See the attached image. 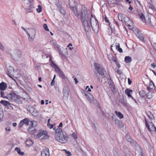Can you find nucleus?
<instances>
[{"label": "nucleus", "mask_w": 156, "mask_h": 156, "mask_svg": "<svg viewBox=\"0 0 156 156\" xmlns=\"http://www.w3.org/2000/svg\"><path fill=\"white\" fill-rule=\"evenodd\" d=\"M83 25L86 32L91 30V27L95 32H97L99 30V25L98 21L91 15L90 17L89 14L83 15L81 18Z\"/></svg>", "instance_id": "obj_1"}, {"label": "nucleus", "mask_w": 156, "mask_h": 156, "mask_svg": "<svg viewBox=\"0 0 156 156\" xmlns=\"http://www.w3.org/2000/svg\"><path fill=\"white\" fill-rule=\"evenodd\" d=\"M69 5L74 14L77 17L79 16L80 15L81 18L83 15H87L88 13L86 8L82 5L78 4L75 7L70 2V0Z\"/></svg>", "instance_id": "obj_2"}, {"label": "nucleus", "mask_w": 156, "mask_h": 156, "mask_svg": "<svg viewBox=\"0 0 156 156\" xmlns=\"http://www.w3.org/2000/svg\"><path fill=\"white\" fill-rule=\"evenodd\" d=\"M55 137L57 141L62 144L66 143L69 138L68 136L64 135L63 133H62L61 134H56Z\"/></svg>", "instance_id": "obj_3"}, {"label": "nucleus", "mask_w": 156, "mask_h": 156, "mask_svg": "<svg viewBox=\"0 0 156 156\" xmlns=\"http://www.w3.org/2000/svg\"><path fill=\"white\" fill-rule=\"evenodd\" d=\"M27 34L29 36L28 40L30 41H33L36 34V31L34 28H29L28 29Z\"/></svg>", "instance_id": "obj_4"}, {"label": "nucleus", "mask_w": 156, "mask_h": 156, "mask_svg": "<svg viewBox=\"0 0 156 156\" xmlns=\"http://www.w3.org/2000/svg\"><path fill=\"white\" fill-rule=\"evenodd\" d=\"M8 99L11 101H14L17 103H19L20 101L17 95L13 93H10L8 94Z\"/></svg>", "instance_id": "obj_5"}, {"label": "nucleus", "mask_w": 156, "mask_h": 156, "mask_svg": "<svg viewBox=\"0 0 156 156\" xmlns=\"http://www.w3.org/2000/svg\"><path fill=\"white\" fill-rule=\"evenodd\" d=\"M147 127L148 130L149 131H155L156 128L154 126V124L152 123L151 120L148 121L146 119H145Z\"/></svg>", "instance_id": "obj_6"}, {"label": "nucleus", "mask_w": 156, "mask_h": 156, "mask_svg": "<svg viewBox=\"0 0 156 156\" xmlns=\"http://www.w3.org/2000/svg\"><path fill=\"white\" fill-rule=\"evenodd\" d=\"M139 16L144 23H145L148 25L151 24V18L148 16L145 18L144 16L142 13H140Z\"/></svg>", "instance_id": "obj_7"}, {"label": "nucleus", "mask_w": 156, "mask_h": 156, "mask_svg": "<svg viewBox=\"0 0 156 156\" xmlns=\"http://www.w3.org/2000/svg\"><path fill=\"white\" fill-rule=\"evenodd\" d=\"M12 56L15 60H18L20 59L21 56V54L20 51L18 50H15L13 51Z\"/></svg>", "instance_id": "obj_8"}, {"label": "nucleus", "mask_w": 156, "mask_h": 156, "mask_svg": "<svg viewBox=\"0 0 156 156\" xmlns=\"http://www.w3.org/2000/svg\"><path fill=\"white\" fill-rule=\"evenodd\" d=\"M95 69L98 72V73L101 75L104 74V69L102 66L95 63L94 65Z\"/></svg>", "instance_id": "obj_9"}, {"label": "nucleus", "mask_w": 156, "mask_h": 156, "mask_svg": "<svg viewBox=\"0 0 156 156\" xmlns=\"http://www.w3.org/2000/svg\"><path fill=\"white\" fill-rule=\"evenodd\" d=\"M130 29L132 30L140 40H142L143 39L142 34H139V30L137 28L134 27L133 26V27H131V29Z\"/></svg>", "instance_id": "obj_10"}, {"label": "nucleus", "mask_w": 156, "mask_h": 156, "mask_svg": "<svg viewBox=\"0 0 156 156\" xmlns=\"http://www.w3.org/2000/svg\"><path fill=\"white\" fill-rule=\"evenodd\" d=\"M83 94L85 97V98L89 101L90 103L94 101V97L90 93L85 92L83 93Z\"/></svg>", "instance_id": "obj_11"}, {"label": "nucleus", "mask_w": 156, "mask_h": 156, "mask_svg": "<svg viewBox=\"0 0 156 156\" xmlns=\"http://www.w3.org/2000/svg\"><path fill=\"white\" fill-rule=\"evenodd\" d=\"M29 122V120L28 118H25L23 120H21L19 124V126L20 127H21L23 126L24 124L27 125Z\"/></svg>", "instance_id": "obj_12"}, {"label": "nucleus", "mask_w": 156, "mask_h": 156, "mask_svg": "<svg viewBox=\"0 0 156 156\" xmlns=\"http://www.w3.org/2000/svg\"><path fill=\"white\" fill-rule=\"evenodd\" d=\"M49 150L48 148H44L41 152V156H49Z\"/></svg>", "instance_id": "obj_13"}, {"label": "nucleus", "mask_w": 156, "mask_h": 156, "mask_svg": "<svg viewBox=\"0 0 156 156\" xmlns=\"http://www.w3.org/2000/svg\"><path fill=\"white\" fill-rule=\"evenodd\" d=\"M47 134V132L46 131H40L37 134L36 137L37 138H39L42 136L44 135L45 136L43 137V138H44V137H47V136H46Z\"/></svg>", "instance_id": "obj_14"}, {"label": "nucleus", "mask_w": 156, "mask_h": 156, "mask_svg": "<svg viewBox=\"0 0 156 156\" xmlns=\"http://www.w3.org/2000/svg\"><path fill=\"white\" fill-rule=\"evenodd\" d=\"M115 124L117 125L119 128H122L124 127V125L122 123L117 119H115L114 121Z\"/></svg>", "instance_id": "obj_15"}, {"label": "nucleus", "mask_w": 156, "mask_h": 156, "mask_svg": "<svg viewBox=\"0 0 156 156\" xmlns=\"http://www.w3.org/2000/svg\"><path fill=\"white\" fill-rule=\"evenodd\" d=\"M59 54L63 56L65 55L68 54L67 48H63L62 50H59Z\"/></svg>", "instance_id": "obj_16"}, {"label": "nucleus", "mask_w": 156, "mask_h": 156, "mask_svg": "<svg viewBox=\"0 0 156 156\" xmlns=\"http://www.w3.org/2000/svg\"><path fill=\"white\" fill-rule=\"evenodd\" d=\"M69 90L67 89L66 87H64L63 89V96L66 99L69 96Z\"/></svg>", "instance_id": "obj_17"}, {"label": "nucleus", "mask_w": 156, "mask_h": 156, "mask_svg": "<svg viewBox=\"0 0 156 156\" xmlns=\"http://www.w3.org/2000/svg\"><path fill=\"white\" fill-rule=\"evenodd\" d=\"M28 131L30 133L34 134L35 133L36 130L34 127H30L28 128Z\"/></svg>", "instance_id": "obj_18"}, {"label": "nucleus", "mask_w": 156, "mask_h": 156, "mask_svg": "<svg viewBox=\"0 0 156 156\" xmlns=\"http://www.w3.org/2000/svg\"><path fill=\"white\" fill-rule=\"evenodd\" d=\"M133 93V90H131L126 89L125 90V94L128 96L129 97H131L132 98H133L131 95V94Z\"/></svg>", "instance_id": "obj_19"}, {"label": "nucleus", "mask_w": 156, "mask_h": 156, "mask_svg": "<svg viewBox=\"0 0 156 156\" xmlns=\"http://www.w3.org/2000/svg\"><path fill=\"white\" fill-rule=\"evenodd\" d=\"M7 87V85L6 83L2 82L0 84V89L1 90H4Z\"/></svg>", "instance_id": "obj_20"}, {"label": "nucleus", "mask_w": 156, "mask_h": 156, "mask_svg": "<svg viewBox=\"0 0 156 156\" xmlns=\"http://www.w3.org/2000/svg\"><path fill=\"white\" fill-rule=\"evenodd\" d=\"M126 137L128 141L131 143L133 144H134L135 143V142L131 138L130 136L129 135H126Z\"/></svg>", "instance_id": "obj_21"}, {"label": "nucleus", "mask_w": 156, "mask_h": 156, "mask_svg": "<svg viewBox=\"0 0 156 156\" xmlns=\"http://www.w3.org/2000/svg\"><path fill=\"white\" fill-rule=\"evenodd\" d=\"M148 89H155V86L154 83L152 81H150L147 87Z\"/></svg>", "instance_id": "obj_22"}, {"label": "nucleus", "mask_w": 156, "mask_h": 156, "mask_svg": "<svg viewBox=\"0 0 156 156\" xmlns=\"http://www.w3.org/2000/svg\"><path fill=\"white\" fill-rule=\"evenodd\" d=\"M26 143L27 146L30 147L33 144V142L31 140L28 139L27 140Z\"/></svg>", "instance_id": "obj_23"}, {"label": "nucleus", "mask_w": 156, "mask_h": 156, "mask_svg": "<svg viewBox=\"0 0 156 156\" xmlns=\"http://www.w3.org/2000/svg\"><path fill=\"white\" fill-rule=\"evenodd\" d=\"M115 113L117 117L120 119H122L124 117L123 115L120 112L115 111Z\"/></svg>", "instance_id": "obj_24"}, {"label": "nucleus", "mask_w": 156, "mask_h": 156, "mask_svg": "<svg viewBox=\"0 0 156 156\" xmlns=\"http://www.w3.org/2000/svg\"><path fill=\"white\" fill-rule=\"evenodd\" d=\"M22 98L25 100H28L30 98L29 95L25 93H22Z\"/></svg>", "instance_id": "obj_25"}, {"label": "nucleus", "mask_w": 156, "mask_h": 156, "mask_svg": "<svg viewBox=\"0 0 156 156\" xmlns=\"http://www.w3.org/2000/svg\"><path fill=\"white\" fill-rule=\"evenodd\" d=\"M108 58L109 60L113 61L114 62H116V61H117L116 58L115 57H113L112 54H109L108 56Z\"/></svg>", "instance_id": "obj_26"}, {"label": "nucleus", "mask_w": 156, "mask_h": 156, "mask_svg": "<svg viewBox=\"0 0 156 156\" xmlns=\"http://www.w3.org/2000/svg\"><path fill=\"white\" fill-rule=\"evenodd\" d=\"M126 25L128 27L129 29H131V27L134 25L133 23L131 20H130Z\"/></svg>", "instance_id": "obj_27"}, {"label": "nucleus", "mask_w": 156, "mask_h": 156, "mask_svg": "<svg viewBox=\"0 0 156 156\" xmlns=\"http://www.w3.org/2000/svg\"><path fill=\"white\" fill-rule=\"evenodd\" d=\"M108 82L110 87H113L114 86L113 83L112 81H111L110 77L109 76H108Z\"/></svg>", "instance_id": "obj_28"}, {"label": "nucleus", "mask_w": 156, "mask_h": 156, "mask_svg": "<svg viewBox=\"0 0 156 156\" xmlns=\"http://www.w3.org/2000/svg\"><path fill=\"white\" fill-rule=\"evenodd\" d=\"M132 58L129 56H126L125 58V61L127 63H129L132 61Z\"/></svg>", "instance_id": "obj_29"}, {"label": "nucleus", "mask_w": 156, "mask_h": 156, "mask_svg": "<svg viewBox=\"0 0 156 156\" xmlns=\"http://www.w3.org/2000/svg\"><path fill=\"white\" fill-rule=\"evenodd\" d=\"M0 103L5 106H7L10 105V104L8 101L5 100H2L0 101Z\"/></svg>", "instance_id": "obj_30"}, {"label": "nucleus", "mask_w": 156, "mask_h": 156, "mask_svg": "<svg viewBox=\"0 0 156 156\" xmlns=\"http://www.w3.org/2000/svg\"><path fill=\"white\" fill-rule=\"evenodd\" d=\"M154 93L151 91H149L147 94V97L148 98H152L154 96Z\"/></svg>", "instance_id": "obj_31"}, {"label": "nucleus", "mask_w": 156, "mask_h": 156, "mask_svg": "<svg viewBox=\"0 0 156 156\" xmlns=\"http://www.w3.org/2000/svg\"><path fill=\"white\" fill-rule=\"evenodd\" d=\"M119 102L123 105H126V102L125 101L124 98L123 96L120 97Z\"/></svg>", "instance_id": "obj_32"}, {"label": "nucleus", "mask_w": 156, "mask_h": 156, "mask_svg": "<svg viewBox=\"0 0 156 156\" xmlns=\"http://www.w3.org/2000/svg\"><path fill=\"white\" fill-rule=\"evenodd\" d=\"M116 49L119 52L121 53L122 51V49L120 47L119 44V43L116 44Z\"/></svg>", "instance_id": "obj_33"}, {"label": "nucleus", "mask_w": 156, "mask_h": 156, "mask_svg": "<svg viewBox=\"0 0 156 156\" xmlns=\"http://www.w3.org/2000/svg\"><path fill=\"white\" fill-rule=\"evenodd\" d=\"M15 150L17 151L18 153L20 154L21 155H23L24 154V152H21V150L20 148L16 147L15 148Z\"/></svg>", "instance_id": "obj_34"}, {"label": "nucleus", "mask_w": 156, "mask_h": 156, "mask_svg": "<svg viewBox=\"0 0 156 156\" xmlns=\"http://www.w3.org/2000/svg\"><path fill=\"white\" fill-rule=\"evenodd\" d=\"M147 115L148 117L150 119H154V117L153 115L151 112H148L147 113Z\"/></svg>", "instance_id": "obj_35"}, {"label": "nucleus", "mask_w": 156, "mask_h": 156, "mask_svg": "<svg viewBox=\"0 0 156 156\" xmlns=\"http://www.w3.org/2000/svg\"><path fill=\"white\" fill-rule=\"evenodd\" d=\"M55 132L56 134H61L62 133V130L60 128H58L55 130Z\"/></svg>", "instance_id": "obj_36"}, {"label": "nucleus", "mask_w": 156, "mask_h": 156, "mask_svg": "<svg viewBox=\"0 0 156 156\" xmlns=\"http://www.w3.org/2000/svg\"><path fill=\"white\" fill-rule=\"evenodd\" d=\"M0 94L1 97H3L4 98H6L7 99L9 98H8V94L7 95V96H5V94L6 93L4 91H1V92Z\"/></svg>", "instance_id": "obj_37"}, {"label": "nucleus", "mask_w": 156, "mask_h": 156, "mask_svg": "<svg viewBox=\"0 0 156 156\" xmlns=\"http://www.w3.org/2000/svg\"><path fill=\"white\" fill-rule=\"evenodd\" d=\"M118 19L120 21H122V22H123V18L122 16V15L121 13H119L118 14Z\"/></svg>", "instance_id": "obj_38"}, {"label": "nucleus", "mask_w": 156, "mask_h": 156, "mask_svg": "<svg viewBox=\"0 0 156 156\" xmlns=\"http://www.w3.org/2000/svg\"><path fill=\"white\" fill-rule=\"evenodd\" d=\"M129 18L128 17H125L124 18V21L126 24L128 23L130 20Z\"/></svg>", "instance_id": "obj_39"}, {"label": "nucleus", "mask_w": 156, "mask_h": 156, "mask_svg": "<svg viewBox=\"0 0 156 156\" xmlns=\"http://www.w3.org/2000/svg\"><path fill=\"white\" fill-rule=\"evenodd\" d=\"M59 75L64 80H67V78L65 76V75L62 72H60V73H59Z\"/></svg>", "instance_id": "obj_40"}, {"label": "nucleus", "mask_w": 156, "mask_h": 156, "mask_svg": "<svg viewBox=\"0 0 156 156\" xmlns=\"http://www.w3.org/2000/svg\"><path fill=\"white\" fill-rule=\"evenodd\" d=\"M139 94L142 97H144L146 95V93L144 91L142 90L140 92Z\"/></svg>", "instance_id": "obj_41"}, {"label": "nucleus", "mask_w": 156, "mask_h": 156, "mask_svg": "<svg viewBox=\"0 0 156 156\" xmlns=\"http://www.w3.org/2000/svg\"><path fill=\"white\" fill-rule=\"evenodd\" d=\"M77 135V134L76 133L74 132L72 134V136L74 139H78Z\"/></svg>", "instance_id": "obj_42"}, {"label": "nucleus", "mask_w": 156, "mask_h": 156, "mask_svg": "<svg viewBox=\"0 0 156 156\" xmlns=\"http://www.w3.org/2000/svg\"><path fill=\"white\" fill-rule=\"evenodd\" d=\"M0 108V119H2L4 117V114L2 110Z\"/></svg>", "instance_id": "obj_43"}, {"label": "nucleus", "mask_w": 156, "mask_h": 156, "mask_svg": "<svg viewBox=\"0 0 156 156\" xmlns=\"http://www.w3.org/2000/svg\"><path fill=\"white\" fill-rule=\"evenodd\" d=\"M37 11L40 13L42 11V8L40 5H38V8L36 9Z\"/></svg>", "instance_id": "obj_44"}, {"label": "nucleus", "mask_w": 156, "mask_h": 156, "mask_svg": "<svg viewBox=\"0 0 156 156\" xmlns=\"http://www.w3.org/2000/svg\"><path fill=\"white\" fill-rule=\"evenodd\" d=\"M63 151H64L68 156H70L71 155V153L65 149H63Z\"/></svg>", "instance_id": "obj_45"}, {"label": "nucleus", "mask_w": 156, "mask_h": 156, "mask_svg": "<svg viewBox=\"0 0 156 156\" xmlns=\"http://www.w3.org/2000/svg\"><path fill=\"white\" fill-rule=\"evenodd\" d=\"M43 27L46 31H49V30L48 28L47 25L46 24H44L43 25Z\"/></svg>", "instance_id": "obj_46"}, {"label": "nucleus", "mask_w": 156, "mask_h": 156, "mask_svg": "<svg viewBox=\"0 0 156 156\" xmlns=\"http://www.w3.org/2000/svg\"><path fill=\"white\" fill-rule=\"evenodd\" d=\"M55 77H56V75L55 74L54 75L53 79V80H52V81H51V86H53L55 84L54 80H55Z\"/></svg>", "instance_id": "obj_47"}, {"label": "nucleus", "mask_w": 156, "mask_h": 156, "mask_svg": "<svg viewBox=\"0 0 156 156\" xmlns=\"http://www.w3.org/2000/svg\"><path fill=\"white\" fill-rule=\"evenodd\" d=\"M55 71L58 73L59 74V73L60 72H62L60 70V69L57 66L55 68Z\"/></svg>", "instance_id": "obj_48"}, {"label": "nucleus", "mask_w": 156, "mask_h": 156, "mask_svg": "<svg viewBox=\"0 0 156 156\" xmlns=\"http://www.w3.org/2000/svg\"><path fill=\"white\" fill-rule=\"evenodd\" d=\"M72 45H73L71 43H69L68 44V45L67 46V47H69V48L70 49V50H72L73 49V47H70V46H72Z\"/></svg>", "instance_id": "obj_49"}, {"label": "nucleus", "mask_w": 156, "mask_h": 156, "mask_svg": "<svg viewBox=\"0 0 156 156\" xmlns=\"http://www.w3.org/2000/svg\"><path fill=\"white\" fill-rule=\"evenodd\" d=\"M112 89V92L114 94H115L116 93V91L115 89V86H114L113 87H110Z\"/></svg>", "instance_id": "obj_50"}, {"label": "nucleus", "mask_w": 156, "mask_h": 156, "mask_svg": "<svg viewBox=\"0 0 156 156\" xmlns=\"http://www.w3.org/2000/svg\"><path fill=\"white\" fill-rule=\"evenodd\" d=\"M151 67L153 69H154L156 67V63H153L151 64Z\"/></svg>", "instance_id": "obj_51"}, {"label": "nucleus", "mask_w": 156, "mask_h": 156, "mask_svg": "<svg viewBox=\"0 0 156 156\" xmlns=\"http://www.w3.org/2000/svg\"><path fill=\"white\" fill-rule=\"evenodd\" d=\"M86 90H87V91L90 92L91 91V90L89 87L88 86H87L86 87Z\"/></svg>", "instance_id": "obj_52"}, {"label": "nucleus", "mask_w": 156, "mask_h": 156, "mask_svg": "<svg viewBox=\"0 0 156 156\" xmlns=\"http://www.w3.org/2000/svg\"><path fill=\"white\" fill-rule=\"evenodd\" d=\"M105 22L107 23H108V24L109 25L110 24V23L109 22V20H108L107 18L106 17V16H105Z\"/></svg>", "instance_id": "obj_53"}, {"label": "nucleus", "mask_w": 156, "mask_h": 156, "mask_svg": "<svg viewBox=\"0 0 156 156\" xmlns=\"http://www.w3.org/2000/svg\"><path fill=\"white\" fill-rule=\"evenodd\" d=\"M115 62V63L116 64V65L117 66V67H118V68H119L121 67V66H120V65L119 63L117 61H116V62Z\"/></svg>", "instance_id": "obj_54"}, {"label": "nucleus", "mask_w": 156, "mask_h": 156, "mask_svg": "<svg viewBox=\"0 0 156 156\" xmlns=\"http://www.w3.org/2000/svg\"><path fill=\"white\" fill-rule=\"evenodd\" d=\"M36 123V122H35V121H31L30 122V125L31 126H32V127H34V123Z\"/></svg>", "instance_id": "obj_55"}, {"label": "nucleus", "mask_w": 156, "mask_h": 156, "mask_svg": "<svg viewBox=\"0 0 156 156\" xmlns=\"http://www.w3.org/2000/svg\"><path fill=\"white\" fill-rule=\"evenodd\" d=\"M34 115L36 116H37L39 114V112L37 111H36L34 112Z\"/></svg>", "instance_id": "obj_56"}, {"label": "nucleus", "mask_w": 156, "mask_h": 156, "mask_svg": "<svg viewBox=\"0 0 156 156\" xmlns=\"http://www.w3.org/2000/svg\"><path fill=\"white\" fill-rule=\"evenodd\" d=\"M4 48L2 44L0 43V49L3 51H4Z\"/></svg>", "instance_id": "obj_57"}, {"label": "nucleus", "mask_w": 156, "mask_h": 156, "mask_svg": "<svg viewBox=\"0 0 156 156\" xmlns=\"http://www.w3.org/2000/svg\"><path fill=\"white\" fill-rule=\"evenodd\" d=\"M47 126H48L50 129L52 128L53 127V125L50 124L49 123H48Z\"/></svg>", "instance_id": "obj_58"}, {"label": "nucleus", "mask_w": 156, "mask_h": 156, "mask_svg": "<svg viewBox=\"0 0 156 156\" xmlns=\"http://www.w3.org/2000/svg\"><path fill=\"white\" fill-rule=\"evenodd\" d=\"M5 129L6 131H10L11 129L9 127H7L5 128Z\"/></svg>", "instance_id": "obj_59"}, {"label": "nucleus", "mask_w": 156, "mask_h": 156, "mask_svg": "<svg viewBox=\"0 0 156 156\" xmlns=\"http://www.w3.org/2000/svg\"><path fill=\"white\" fill-rule=\"evenodd\" d=\"M116 72L119 74H121L122 73V72L121 70H117Z\"/></svg>", "instance_id": "obj_60"}, {"label": "nucleus", "mask_w": 156, "mask_h": 156, "mask_svg": "<svg viewBox=\"0 0 156 156\" xmlns=\"http://www.w3.org/2000/svg\"><path fill=\"white\" fill-rule=\"evenodd\" d=\"M128 84H129V85H130V84H131V83H132V81H131L130 80V79L129 78H128Z\"/></svg>", "instance_id": "obj_61"}, {"label": "nucleus", "mask_w": 156, "mask_h": 156, "mask_svg": "<svg viewBox=\"0 0 156 156\" xmlns=\"http://www.w3.org/2000/svg\"><path fill=\"white\" fill-rule=\"evenodd\" d=\"M74 80H75V83L76 84H77L78 82V81L77 80V78H75L74 79Z\"/></svg>", "instance_id": "obj_62"}, {"label": "nucleus", "mask_w": 156, "mask_h": 156, "mask_svg": "<svg viewBox=\"0 0 156 156\" xmlns=\"http://www.w3.org/2000/svg\"><path fill=\"white\" fill-rule=\"evenodd\" d=\"M51 66L54 68H55L56 67H57L56 65L54 64V63H52V64H51Z\"/></svg>", "instance_id": "obj_63"}, {"label": "nucleus", "mask_w": 156, "mask_h": 156, "mask_svg": "<svg viewBox=\"0 0 156 156\" xmlns=\"http://www.w3.org/2000/svg\"><path fill=\"white\" fill-rule=\"evenodd\" d=\"M16 126H17V123L16 122H14L12 123V126L13 127H15Z\"/></svg>", "instance_id": "obj_64"}]
</instances>
